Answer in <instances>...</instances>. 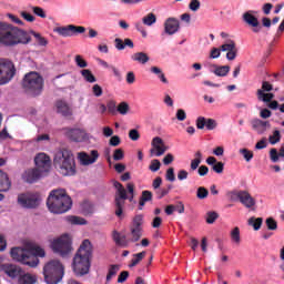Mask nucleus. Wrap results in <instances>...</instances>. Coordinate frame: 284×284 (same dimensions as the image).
I'll use <instances>...</instances> for the list:
<instances>
[{"label": "nucleus", "mask_w": 284, "mask_h": 284, "mask_svg": "<svg viewBox=\"0 0 284 284\" xmlns=\"http://www.w3.org/2000/svg\"><path fill=\"white\" fill-rule=\"evenodd\" d=\"M231 241H233V243H236V245L241 243V229H239V226H235L231 231Z\"/></svg>", "instance_id": "41"}, {"label": "nucleus", "mask_w": 284, "mask_h": 284, "mask_svg": "<svg viewBox=\"0 0 284 284\" xmlns=\"http://www.w3.org/2000/svg\"><path fill=\"white\" fill-rule=\"evenodd\" d=\"M112 237L115 245H118L119 247H128V245L132 243V241H130V235H123L118 231H113Z\"/></svg>", "instance_id": "26"}, {"label": "nucleus", "mask_w": 284, "mask_h": 284, "mask_svg": "<svg viewBox=\"0 0 284 284\" xmlns=\"http://www.w3.org/2000/svg\"><path fill=\"white\" fill-rule=\"evenodd\" d=\"M132 61H136L138 63H142V65H145L148 61H150V57L145 52H136L131 55Z\"/></svg>", "instance_id": "31"}, {"label": "nucleus", "mask_w": 284, "mask_h": 284, "mask_svg": "<svg viewBox=\"0 0 284 284\" xmlns=\"http://www.w3.org/2000/svg\"><path fill=\"white\" fill-rule=\"evenodd\" d=\"M151 145L153 149H151V154L154 156H163L170 150V146L165 144L163 139L155 136L153 138Z\"/></svg>", "instance_id": "16"}, {"label": "nucleus", "mask_w": 284, "mask_h": 284, "mask_svg": "<svg viewBox=\"0 0 284 284\" xmlns=\"http://www.w3.org/2000/svg\"><path fill=\"white\" fill-rule=\"evenodd\" d=\"M248 225H252L255 232H258V230H261V226L263 225V217H251L248 220Z\"/></svg>", "instance_id": "39"}, {"label": "nucleus", "mask_w": 284, "mask_h": 284, "mask_svg": "<svg viewBox=\"0 0 284 284\" xmlns=\"http://www.w3.org/2000/svg\"><path fill=\"white\" fill-rule=\"evenodd\" d=\"M257 99L258 101H263V103H271V101L274 99V93H265L263 90H257Z\"/></svg>", "instance_id": "35"}, {"label": "nucleus", "mask_w": 284, "mask_h": 284, "mask_svg": "<svg viewBox=\"0 0 284 284\" xmlns=\"http://www.w3.org/2000/svg\"><path fill=\"white\" fill-rule=\"evenodd\" d=\"M68 221L71 223V225H85L88 223L85 219L74 215L69 216Z\"/></svg>", "instance_id": "43"}, {"label": "nucleus", "mask_w": 284, "mask_h": 284, "mask_svg": "<svg viewBox=\"0 0 284 284\" xmlns=\"http://www.w3.org/2000/svg\"><path fill=\"white\" fill-rule=\"evenodd\" d=\"M47 207L52 214H65L72 207V197L63 189L53 190L48 196Z\"/></svg>", "instance_id": "4"}, {"label": "nucleus", "mask_w": 284, "mask_h": 284, "mask_svg": "<svg viewBox=\"0 0 284 284\" xmlns=\"http://www.w3.org/2000/svg\"><path fill=\"white\" fill-rule=\"evenodd\" d=\"M114 45L118 50H123L124 48H134V42L130 38H125L124 41L121 38L114 39Z\"/></svg>", "instance_id": "28"}, {"label": "nucleus", "mask_w": 284, "mask_h": 284, "mask_svg": "<svg viewBox=\"0 0 284 284\" xmlns=\"http://www.w3.org/2000/svg\"><path fill=\"white\" fill-rule=\"evenodd\" d=\"M149 170H151V172H159V170H161V161L159 160L151 161Z\"/></svg>", "instance_id": "58"}, {"label": "nucleus", "mask_w": 284, "mask_h": 284, "mask_svg": "<svg viewBox=\"0 0 284 284\" xmlns=\"http://www.w3.org/2000/svg\"><path fill=\"white\" fill-rule=\"evenodd\" d=\"M129 139H131V141H139L141 139V133H139V130L132 129L129 131Z\"/></svg>", "instance_id": "57"}, {"label": "nucleus", "mask_w": 284, "mask_h": 284, "mask_svg": "<svg viewBox=\"0 0 284 284\" xmlns=\"http://www.w3.org/2000/svg\"><path fill=\"white\" fill-rule=\"evenodd\" d=\"M106 110L108 112H110V114H114L118 110L116 108V102L115 101H109L108 104H106Z\"/></svg>", "instance_id": "61"}, {"label": "nucleus", "mask_w": 284, "mask_h": 284, "mask_svg": "<svg viewBox=\"0 0 284 284\" xmlns=\"http://www.w3.org/2000/svg\"><path fill=\"white\" fill-rule=\"evenodd\" d=\"M165 179H166V181H170L171 183H174V181H176V175H174V168H169L166 170Z\"/></svg>", "instance_id": "56"}, {"label": "nucleus", "mask_w": 284, "mask_h": 284, "mask_svg": "<svg viewBox=\"0 0 284 284\" xmlns=\"http://www.w3.org/2000/svg\"><path fill=\"white\" fill-rule=\"evenodd\" d=\"M210 196V191L205 189V186H200L196 190V199L200 201H203L204 199H207Z\"/></svg>", "instance_id": "42"}, {"label": "nucleus", "mask_w": 284, "mask_h": 284, "mask_svg": "<svg viewBox=\"0 0 284 284\" xmlns=\"http://www.w3.org/2000/svg\"><path fill=\"white\" fill-rule=\"evenodd\" d=\"M29 251H31V254L36 256L37 258H43L45 256V250H43L41 246H32Z\"/></svg>", "instance_id": "44"}, {"label": "nucleus", "mask_w": 284, "mask_h": 284, "mask_svg": "<svg viewBox=\"0 0 284 284\" xmlns=\"http://www.w3.org/2000/svg\"><path fill=\"white\" fill-rule=\"evenodd\" d=\"M20 14H21L22 19H24V21H28L29 23H33V21L36 19L34 16L28 13L27 11H21Z\"/></svg>", "instance_id": "62"}, {"label": "nucleus", "mask_w": 284, "mask_h": 284, "mask_svg": "<svg viewBox=\"0 0 284 284\" xmlns=\"http://www.w3.org/2000/svg\"><path fill=\"white\" fill-rule=\"evenodd\" d=\"M231 199L233 201H240V203H242V205L247 209L254 207L256 205V200H254V197H252V195L247 191L231 192Z\"/></svg>", "instance_id": "13"}, {"label": "nucleus", "mask_w": 284, "mask_h": 284, "mask_svg": "<svg viewBox=\"0 0 284 284\" xmlns=\"http://www.w3.org/2000/svg\"><path fill=\"white\" fill-rule=\"evenodd\" d=\"M254 11H247L243 14V21L250 26V28H253V32L255 34H258L261 32V22H258V18L256 16L252 14Z\"/></svg>", "instance_id": "18"}, {"label": "nucleus", "mask_w": 284, "mask_h": 284, "mask_svg": "<svg viewBox=\"0 0 284 284\" xmlns=\"http://www.w3.org/2000/svg\"><path fill=\"white\" fill-rule=\"evenodd\" d=\"M43 175H45V173L38 168L29 169L24 173V181H27V183H37Z\"/></svg>", "instance_id": "22"}, {"label": "nucleus", "mask_w": 284, "mask_h": 284, "mask_svg": "<svg viewBox=\"0 0 284 284\" xmlns=\"http://www.w3.org/2000/svg\"><path fill=\"white\" fill-rule=\"evenodd\" d=\"M50 247L54 254H58L59 256H62V258H65V256H69L72 252V239L68 234H63L57 239H54Z\"/></svg>", "instance_id": "7"}, {"label": "nucleus", "mask_w": 284, "mask_h": 284, "mask_svg": "<svg viewBox=\"0 0 284 284\" xmlns=\"http://www.w3.org/2000/svg\"><path fill=\"white\" fill-rule=\"evenodd\" d=\"M31 9L33 14H36L37 17H40V19H45V17H48L45 14V11L41 7H31Z\"/></svg>", "instance_id": "52"}, {"label": "nucleus", "mask_w": 284, "mask_h": 284, "mask_svg": "<svg viewBox=\"0 0 284 284\" xmlns=\"http://www.w3.org/2000/svg\"><path fill=\"white\" fill-rule=\"evenodd\" d=\"M74 61L78 68H88V61H85L80 54L75 55Z\"/></svg>", "instance_id": "55"}, {"label": "nucleus", "mask_w": 284, "mask_h": 284, "mask_svg": "<svg viewBox=\"0 0 284 284\" xmlns=\"http://www.w3.org/2000/svg\"><path fill=\"white\" fill-rule=\"evenodd\" d=\"M265 223H266L267 230L272 232L278 230V223L276 222V220H274V217H267Z\"/></svg>", "instance_id": "47"}, {"label": "nucleus", "mask_w": 284, "mask_h": 284, "mask_svg": "<svg viewBox=\"0 0 284 284\" xmlns=\"http://www.w3.org/2000/svg\"><path fill=\"white\" fill-rule=\"evenodd\" d=\"M225 168V164L223 162H216L213 166L212 170L216 172V174H223V170Z\"/></svg>", "instance_id": "60"}, {"label": "nucleus", "mask_w": 284, "mask_h": 284, "mask_svg": "<svg viewBox=\"0 0 284 284\" xmlns=\"http://www.w3.org/2000/svg\"><path fill=\"white\" fill-rule=\"evenodd\" d=\"M148 201H152V193L150 191H143L139 202V210H143Z\"/></svg>", "instance_id": "37"}, {"label": "nucleus", "mask_w": 284, "mask_h": 284, "mask_svg": "<svg viewBox=\"0 0 284 284\" xmlns=\"http://www.w3.org/2000/svg\"><path fill=\"white\" fill-rule=\"evenodd\" d=\"M116 111L119 112V114L125 115L128 114V112H130V104H128V102H121L118 105Z\"/></svg>", "instance_id": "49"}, {"label": "nucleus", "mask_w": 284, "mask_h": 284, "mask_svg": "<svg viewBox=\"0 0 284 284\" xmlns=\"http://www.w3.org/2000/svg\"><path fill=\"white\" fill-rule=\"evenodd\" d=\"M92 258V243L84 240L73 257L72 268L77 276H85L90 274Z\"/></svg>", "instance_id": "2"}, {"label": "nucleus", "mask_w": 284, "mask_h": 284, "mask_svg": "<svg viewBox=\"0 0 284 284\" xmlns=\"http://www.w3.org/2000/svg\"><path fill=\"white\" fill-rule=\"evenodd\" d=\"M81 74L88 83H97V78L94 77V74H92V71H90L89 69L82 70Z\"/></svg>", "instance_id": "40"}, {"label": "nucleus", "mask_w": 284, "mask_h": 284, "mask_svg": "<svg viewBox=\"0 0 284 284\" xmlns=\"http://www.w3.org/2000/svg\"><path fill=\"white\" fill-rule=\"evenodd\" d=\"M41 201L39 192H26L18 195V205L24 210H37L41 205Z\"/></svg>", "instance_id": "9"}, {"label": "nucleus", "mask_w": 284, "mask_h": 284, "mask_svg": "<svg viewBox=\"0 0 284 284\" xmlns=\"http://www.w3.org/2000/svg\"><path fill=\"white\" fill-rule=\"evenodd\" d=\"M216 219H219V213H216V212H207L206 213V223L209 225H212V223H214L216 221Z\"/></svg>", "instance_id": "53"}, {"label": "nucleus", "mask_w": 284, "mask_h": 284, "mask_svg": "<svg viewBox=\"0 0 284 284\" xmlns=\"http://www.w3.org/2000/svg\"><path fill=\"white\" fill-rule=\"evenodd\" d=\"M202 161H203V153H201V151H197L195 153V159L191 161L192 172H194L195 170H199V165H201Z\"/></svg>", "instance_id": "36"}, {"label": "nucleus", "mask_w": 284, "mask_h": 284, "mask_svg": "<svg viewBox=\"0 0 284 284\" xmlns=\"http://www.w3.org/2000/svg\"><path fill=\"white\" fill-rule=\"evenodd\" d=\"M81 211L84 216L94 214V204L88 200L83 201L81 204Z\"/></svg>", "instance_id": "32"}, {"label": "nucleus", "mask_w": 284, "mask_h": 284, "mask_svg": "<svg viewBox=\"0 0 284 284\" xmlns=\"http://www.w3.org/2000/svg\"><path fill=\"white\" fill-rule=\"evenodd\" d=\"M195 125L197 128V130H216V125H219L216 123V120L212 119V118H209L206 119L205 116H199L196 119V122H195Z\"/></svg>", "instance_id": "19"}, {"label": "nucleus", "mask_w": 284, "mask_h": 284, "mask_svg": "<svg viewBox=\"0 0 284 284\" xmlns=\"http://www.w3.org/2000/svg\"><path fill=\"white\" fill-rule=\"evenodd\" d=\"M31 41L32 37L28 31L6 22H0L1 45H6V48H14V45H28Z\"/></svg>", "instance_id": "1"}, {"label": "nucleus", "mask_w": 284, "mask_h": 284, "mask_svg": "<svg viewBox=\"0 0 284 284\" xmlns=\"http://www.w3.org/2000/svg\"><path fill=\"white\" fill-rule=\"evenodd\" d=\"M109 145H111L112 148H118V145H121V138L119 135L111 136Z\"/></svg>", "instance_id": "59"}, {"label": "nucleus", "mask_w": 284, "mask_h": 284, "mask_svg": "<svg viewBox=\"0 0 284 284\" xmlns=\"http://www.w3.org/2000/svg\"><path fill=\"white\" fill-rule=\"evenodd\" d=\"M240 154H242V155L244 156V159H245V161H246L247 163H250V161H251L252 159H254V152H252V151H250V150H247V149H241V150H240Z\"/></svg>", "instance_id": "51"}, {"label": "nucleus", "mask_w": 284, "mask_h": 284, "mask_svg": "<svg viewBox=\"0 0 284 284\" xmlns=\"http://www.w3.org/2000/svg\"><path fill=\"white\" fill-rule=\"evenodd\" d=\"M125 156V153L123 152V149H115L113 152V160L114 161H123Z\"/></svg>", "instance_id": "54"}, {"label": "nucleus", "mask_w": 284, "mask_h": 284, "mask_svg": "<svg viewBox=\"0 0 284 284\" xmlns=\"http://www.w3.org/2000/svg\"><path fill=\"white\" fill-rule=\"evenodd\" d=\"M1 270L10 278H19L23 274V270L14 264H3Z\"/></svg>", "instance_id": "20"}, {"label": "nucleus", "mask_w": 284, "mask_h": 284, "mask_svg": "<svg viewBox=\"0 0 284 284\" xmlns=\"http://www.w3.org/2000/svg\"><path fill=\"white\" fill-rule=\"evenodd\" d=\"M17 74V69L14 63L8 59H0V85H6L14 79Z\"/></svg>", "instance_id": "10"}, {"label": "nucleus", "mask_w": 284, "mask_h": 284, "mask_svg": "<svg viewBox=\"0 0 284 284\" xmlns=\"http://www.w3.org/2000/svg\"><path fill=\"white\" fill-rule=\"evenodd\" d=\"M67 136L75 143L85 141V131L83 129H68Z\"/></svg>", "instance_id": "23"}, {"label": "nucleus", "mask_w": 284, "mask_h": 284, "mask_svg": "<svg viewBox=\"0 0 284 284\" xmlns=\"http://www.w3.org/2000/svg\"><path fill=\"white\" fill-rule=\"evenodd\" d=\"M11 257L22 265H28L29 267H37L39 265V257L31 253L30 250L13 247L11 248Z\"/></svg>", "instance_id": "8"}, {"label": "nucleus", "mask_w": 284, "mask_h": 284, "mask_svg": "<svg viewBox=\"0 0 284 284\" xmlns=\"http://www.w3.org/2000/svg\"><path fill=\"white\" fill-rule=\"evenodd\" d=\"M236 49V42L234 40H230L227 43H224L220 47L222 52H232V50Z\"/></svg>", "instance_id": "45"}, {"label": "nucleus", "mask_w": 284, "mask_h": 284, "mask_svg": "<svg viewBox=\"0 0 284 284\" xmlns=\"http://www.w3.org/2000/svg\"><path fill=\"white\" fill-rule=\"evenodd\" d=\"M37 283V276L23 272L21 276L18 278V284H34Z\"/></svg>", "instance_id": "29"}, {"label": "nucleus", "mask_w": 284, "mask_h": 284, "mask_svg": "<svg viewBox=\"0 0 284 284\" xmlns=\"http://www.w3.org/2000/svg\"><path fill=\"white\" fill-rule=\"evenodd\" d=\"M181 28L180 22L175 18H169L164 23V32L166 34H176Z\"/></svg>", "instance_id": "25"}, {"label": "nucleus", "mask_w": 284, "mask_h": 284, "mask_svg": "<svg viewBox=\"0 0 284 284\" xmlns=\"http://www.w3.org/2000/svg\"><path fill=\"white\" fill-rule=\"evenodd\" d=\"M57 110L59 114H62V116H72V110L70 109V105L63 100H59L55 102Z\"/></svg>", "instance_id": "27"}, {"label": "nucleus", "mask_w": 284, "mask_h": 284, "mask_svg": "<svg viewBox=\"0 0 284 284\" xmlns=\"http://www.w3.org/2000/svg\"><path fill=\"white\" fill-rule=\"evenodd\" d=\"M251 125L257 134H265V132H267V128H271L270 121H263L256 118L251 120Z\"/></svg>", "instance_id": "24"}, {"label": "nucleus", "mask_w": 284, "mask_h": 284, "mask_svg": "<svg viewBox=\"0 0 284 284\" xmlns=\"http://www.w3.org/2000/svg\"><path fill=\"white\" fill-rule=\"evenodd\" d=\"M30 34H32L34 39H37L38 45H41L42 48H45V45H48V39L42 37L41 33L31 30Z\"/></svg>", "instance_id": "38"}, {"label": "nucleus", "mask_w": 284, "mask_h": 284, "mask_svg": "<svg viewBox=\"0 0 284 284\" xmlns=\"http://www.w3.org/2000/svg\"><path fill=\"white\" fill-rule=\"evenodd\" d=\"M36 168L42 171L44 174L50 172V168L52 166V160L45 153H39L34 158Z\"/></svg>", "instance_id": "14"}, {"label": "nucleus", "mask_w": 284, "mask_h": 284, "mask_svg": "<svg viewBox=\"0 0 284 284\" xmlns=\"http://www.w3.org/2000/svg\"><path fill=\"white\" fill-rule=\"evenodd\" d=\"M53 32L59 34V37H64V38L74 37L77 34H83L85 32V27L74 26V24L55 27L53 29Z\"/></svg>", "instance_id": "12"}, {"label": "nucleus", "mask_w": 284, "mask_h": 284, "mask_svg": "<svg viewBox=\"0 0 284 284\" xmlns=\"http://www.w3.org/2000/svg\"><path fill=\"white\" fill-rule=\"evenodd\" d=\"M144 26H154L156 23V16L154 13H149L142 19Z\"/></svg>", "instance_id": "46"}, {"label": "nucleus", "mask_w": 284, "mask_h": 284, "mask_svg": "<svg viewBox=\"0 0 284 284\" xmlns=\"http://www.w3.org/2000/svg\"><path fill=\"white\" fill-rule=\"evenodd\" d=\"M53 165L62 176H74V174H77L74 153L68 149H60L55 152Z\"/></svg>", "instance_id": "3"}, {"label": "nucleus", "mask_w": 284, "mask_h": 284, "mask_svg": "<svg viewBox=\"0 0 284 284\" xmlns=\"http://www.w3.org/2000/svg\"><path fill=\"white\" fill-rule=\"evenodd\" d=\"M146 254L148 253L145 251L133 254V257L131 260V263L129 264V267H136V265H139V263H141V261L145 258Z\"/></svg>", "instance_id": "33"}, {"label": "nucleus", "mask_w": 284, "mask_h": 284, "mask_svg": "<svg viewBox=\"0 0 284 284\" xmlns=\"http://www.w3.org/2000/svg\"><path fill=\"white\" fill-rule=\"evenodd\" d=\"M119 270H121V266L119 264H111L109 266V272L106 274V283H110L114 276L119 273Z\"/></svg>", "instance_id": "34"}, {"label": "nucleus", "mask_w": 284, "mask_h": 284, "mask_svg": "<svg viewBox=\"0 0 284 284\" xmlns=\"http://www.w3.org/2000/svg\"><path fill=\"white\" fill-rule=\"evenodd\" d=\"M190 10H192L193 12H196V10H199L201 8V1L199 0H192L189 4Z\"/></svg>", "instance_id": "63"}, {"label": "nucleus", "mask_w": 284, "mask_h": 284, "mask_svg": "<svg viewBox=\"0 0 284 284\" xmlns=\"http://www.w3.org/2000/svg\"><path fill=\"white\" fill-rule=\"evenodd\" d=\"M125 201H128V191H125V187L119 189L116 191L115 195V215L122 216L123 215V207L125 205Z\"/></svg>", "instance_id": "15"}, {"label": "nucleus", "mask_w": 284, "mask_h": 284, "mask_svg": "<svg viewBox=\"0 0 284 284\" xmlns=\"http://www.w3.org/2000/svg\"><path fill=\"white\" fill-rule=\"evenodd\" d=\"M213 74H215V77H227V74H230V65H216L213 64Z\"/></svg>", "instance_id": "30"}, {"label": "nucleus", "mask_w": 284, "mask_h": 284, "mask_svg": "<svg viewBox=\"0 0 284 284\" xmlns=\"http://www.w3.org/2000/svg\"><path fill=\"white\" fill-rule=\"evenodd\" d=\"M78 159L81 163V165H93L95 161H99V151L92 150L90 154L85 152H80L78 154Z\"/></svg>", "instance_id": "17"}, {"label": "nucleus", "mask_w": 284, "mask_h": 284, "mask_svg": "<svg viewBox=\"0 0 284 284\" xmlns=\"http://www.w3.org/2000/svg\"><path fill=\"white\" fill-rule=\"evenodd\" d=\"M12 187V181L8 173L0 170V192H8ZM4 195L0 193V201H3Z\"/></svg>", "instance_id": "21"}, {"label": "nucleus", "mask_w": 284, "mask_h": 284, "mask_svg": "<svg viewBox=\"0 0 284 284\" xmlns=\"http://www.w3.org/2000/svg\"><path fill=\"white\" fill-rule=\"evenodd\" d=\"M64 268L59 260L48 262L43 267L44 281L48 284H59L63 278Z\"/></svg>", "instance_id": "6"}, {"label": "nucleus", "mask_w": 284, "mask_h": 284, "mask_svg": "<svg viewBox=\"0 0 284 284\" xmlns=\"http://www.w3.org/2000/svg\"><path fill=\"white\" fill-rule=\"evenodd\" d=\"M129 230V241H131V243H139L141 236H143V215H135Z\"/></svg>", "instance_id": "11"}, {"label": "nucleus", "mask_w": 284, "mask_h": 284, "mask_svg": "<svg viewBox=\"0 0 284 284\" xmlns=\"http://www.w3.org/2000/svg\"><path fill=\"white\" fill-rule=\"evenodd\" d=\"M268 141H270L271 145H276V143H278L281 141V131L275 130L273 132V135H270Z\"/></svg>", "instance_id": "48"}, {"label": "nucleus", "mask_w": 284, "mask_h": 284, "mask_svg": "<svg viewBox=\"0 0 284 284\" xmlns=\"http://www.w3.org/2000/svg\"><path fill=\"white\" fill-rule=\"evenodd\" d=\"M22 88L27 94L39 97L43 92V78L37 72L27 73L22 80Z\"/></svg>", "instance_id": "5"}, {"label": "nucleus", "mask_w": 284, "mask_h": 284, "mask_svg": "<svg viewBox=\"0 0 284 284\" xmlns=\"http://www.w3.org/2000/svg\"><path fill=\"white\" fill-rule=\"evenodd\" d=\"M170 190H172V185H169L168 189H156V199H163V196H168V194H170Z\"/></svg>", "instance_id": "50"}, {"label": "nucleus", "mask_w": 284, "mask_h": 284, "mask_svg": "<svg viewBox=\"0 0 284 284\" xmlns=\"http://www.w3.org/2000/svg\"><path fill=\"white\" fill-rule=\"evenodd\" d=\"M270 156H271V161H273V163H277L278 156H281V155L276 149H271Z\"/></svg>", "instance_id": "64"}]
</instances>
